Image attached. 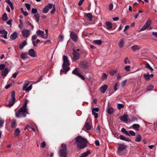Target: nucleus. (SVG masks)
<instances>
[{
    "label": "nucleus",
    "instance_id": "obj_1",
    "mask_svg": "<svg viewBox=\"0 0 157 157\" xmlns=\"http://www.w3.org/2000/svg\"><path fill=\"white\" fill-rule=\"evenodd\" d=\"M88 143L87 140L80 136H78L75 138V143L79 149H83L86 147Z\"/></svg>",
    "mask_w": 157,
    "mask_h": 157
},
{
    "label": "nucleus",
    "instance_id": "obj_2",
    "mask_svg": "<svg viewBox=\"0 0 157 157\" xmlns=\"http://www.w3.org/2000/svg\"><path fill=\"white\" fill-rule=\"evenodd\" d=\"M63 63L62 66L63 69H61L60 70V74L62 72L66 74L70 69V68L69 66L70 65V63L67 56L65 55L63 56Z\"/></svg>",
    "mask_w": 157,
    "mask_h": 157
},
{
    "label": "nucleus",
    "instance_id": "obj_3",
    "mask_svg": "<svg viewBox=\"0 0 157 157\" xmlns=\"http://www.w3.org/2000/svg\"><path fill=\"white\" fill-rule=\"evenodd\" d=\"M67 155L66 145L62 144L59 151V157H67Z\"/></svg>",
    "mask_w": 157,
    "mask_h": 157
},
{
    "label": "nucleus",
    "instance_id": "obj_4",
    "mask_svg": "<svg viewBox=\"0 0 157 157\" xmlns=\"http://www.w3.org/2000/svg\"><path fill=\"white\" fill-rule=\"evenodd\" d=\"M29 114L28 110L21 108L20 109L15 113L16 117L17 118L25 117L26 114Z\"/></svg>",
    "mask_w": 157,
    "mask_h": 157
},
{
    "label": "nucleus",
    "instance_id": "obj_5",
    "mask_svg": "<svg viewBox=\"0 0 157 157\" xmlns=\"http://www.w3.org/2000/svg\"><path fill=\"white\" fill-rule=\"evenodd\" d=\"M152 21L150 20H147L145 24L141 28L140 31H144L146 29L149 30H151L152 29V28L150 25Z\"/></svg>",
    "mask_w": 157,
    "mask_h": 157
},
{
    "label": "nucleus",
    "instance_id": "obj_6",
    "mask_svg": "<svg viewBox=\"0 0 157 157\" xmlns=\"http://www.w3.org/2000/svg\"><path fill=\"white\" fill-rule=\"evenodd\" d=\"M15 92L14 91H13L12 92L11 94L12 99L10 100L9 102L7 105V106L9 107H10L12 106L14 103L15 100Z\"/></svg>",
    "mask_w": 157,
    "mask_h": 157
},
{
    "label": "nucleus",
    "instance_id": "obj_7",
    "mask_svg": "<svg viewBox=\"0 0 157 157\" xmlns=\"http://www.w3.org/2000/svg\"><path fill=\"white\" fill-rule=\"evenodd\" d=\"M127 148V146L123 144H120L118 147V150L117 151V154L119 155L121 152L125 150Z\"/></svg>",
    "mask_w": 157,
    "mask_h": 157
},
{
    "label": "nucleus",
    "instance_id": "obj_8",
    "mask_svg": "<svg viewBox=\"0 0 157 157\" xmlns=\"http://www.w3.org/2000/svg\"><path fill=\"white\" fill-rule=\"evenodd\" d=\"M22 36L25 38L28 37L30 34V31L28 29H24L21 32Z\"/></svg>",
    "mask_w": 157,
    "mask_h": 157
},
{
    "label": "nucleus",
    "instance_id": "obj_9",
    "mask_svg": "<svg viewBox=\"0 0 157 157\" xmlns=\"http://www.w3.org/2000/svg\"><path fill=\"white\" fill-rule=\"evenodd\" d=\"M53 6V4L50 3L45 6L43 10V12L44 13H47L49 9H51Z\"/></svg>",
    "mask_w": 157,
    "mask_h": 157
},
{
    "label": "nucleus",
    "instance_id": "obj_10",
    "mask_svg": "<svg viewBox=\"0 0 157 157\" xmlns=\"http://www.w3.org/2000/svg\"><path fill=\"white\" fill-rule=\"evenodd\" d=\"M28 54L33 57H36V53L33 49H30L29 50Z\"/></svg>",
    "mask_w": 157,
    "mask_h": 157
},
{
    "label": "nucleus",
    "instance_id": "obj_11",
    "mask_svg": "<svg viewBox=\"0 0 157 157\" xmlns=\"http://www.w3.org/2000/svg\"><path fill=\"white\" fill-rule=\"evenodd\" d=\"M36 35L38 36H39L41 37L42 38L44 39H47V36H45L44 35V33L43 31L41 30H38L36 32Z\"/></svg>",
    "mask_w": 157,
    "mask_h": 157
},
{
    "label": "nucleus",
    "instance_id": "obj_12",
    "mask_svg": "<svg viewBox=\"0 0 157 157\" xmlns=\"http://www.w3.org/2000/svg\"><path fill=\"white\" fill-rule=\"evenodd\" d=\"M79 66L80 67L84 69H87L88 67L87 62L85 61L81 62Z\"/></svg>",
    "mask_w": 157,
    "mask_h": 157
},
{
    "label": "nucleus",
    "instance_id": "obj_13",
    "mask_svg": "<svg viewBox=\"0 0 157 157\" xmlns=\"http://www.w3.org/2000/svg\"><path fill=\"white\" fill-rule=\"evenodd\" d=\"M71 37L74 41H77L78 40V37L76 34L74 32H72L70 33Z\"/></svg>",
    "mask_w": 157,
    "mask_h": 157
},
{
    "label": "nucleus",
    "instance_id": "obj_14",
    "mask_svg": "<svg viewBox=\"0 0 157 157\" xmlns=\"http://www.w3.org/2000/svg\"><path fill=\"white\" fill-rule=\"evenodd\" d=\"M131 49L134 52H135L137 50H139L141 48L140 46L138 45H135L132 46L131 48Z\"/></svg>",
    "mask_w": 157,
    "mask_h": 157
},
{
    "label": "nucleus",
    "instance_id": "obj_15",
    "mask_svg": "<svg viewBox=\"0 0 157 157\" xmlns=\"http://www.w3.org/2000/svg\"><path fill=\"white\" fill-rule=\"evenodd\" d=\"M108 88V86L106 85H104L102 86H101L100 88V90L101 92L104 94L105 92Z\"/></svg>",
    "mask_w": 157,
    "mask_h": 157
},
{
    "label": "nucleus",
    "instance_id": "obj_16",
    "mask_svg": "<svg viewBox=\"0 0 157 157\" xmlns=\"http://www.w3.org/2000/svg\"><path fill=\"white\" fill-rule=\"evenodd\" d=\"M73 60H77L79 58V54L76 51H74L73 53Z\"/></svg>",
    "mask_w": 157,
    "mask_h": 157
},
{
    "label": "nucleus",
    "instance_id": "obj_17",
    "mask_svg": "<svg viewBox=\"0 0 157 157\" xmlns=\"http://www.w3.org/2000/svg\"><path fill=\"white\" fill-rule=\"evenodd\" d=\"M0 34H3V35H1V37H2L6 39L7 38V32L5 30H0Z\"/></svg>",
    "mask_w": 157,
    "mask_h": 157
},
{
    "label": "nucleus",
    "instance_id": "obj_18",
    "mask_svg": "<svg viewBox=\"0 0 157 157\" xmlns=\"http://www.w3.org/2000/svg\"><path fill=\"white\" fill-rule=\"evenodd\" d=\"M9 72L8 69L6 68L4 70L2 71L1 72V75L2 76L4 77H6L7 75Z\"/></svg>",
    "mask_w": 157,
    "mask_h": 157
},
{
    "label": "nucleus",
    "instance_id": "obj_19",
    "mask_svg": "<svg viewBox=\"0 0 157 157\" xmlns=\"http://www.w3.org/2000/svg\"><path fill=\"white\" fill-rule=\"evenodd\" d=\"M119 137L120 139L122 140L127 142H130L131 141V140L129 138L124 136L123 135H120L119 136Z\"/></svg>",
    "mask_w": 157,
    "mask_h": 157
},
{
    "label": "nucleus",
    "instance_id": "obj_20",
    "mask_svg": "<svg viewBox=\"0 0 157 157\" xmlns=\"http://www.w3.org/2000/svg\"><path fill=\"white\" fill-rule=\"evenodd\" d=\"M119 118L121 121L125 122H127L128 121V116L126 114H124L123 116L120 117Z\"/></svg>",
    "mask_w": 157,
    "mask_h": 157
},
{
    "label": "nucleus",
    "instance_id": "obj_21",
    "mask_svg": "<svg viewBox=\"0 0 157 157\" xmlns=\"http://www.w3.org/2000/svg\"><path fill=\"white\" fill-rule=\"evenodd\" d=\"M17 37V32H13L10 36V38L13 40L16 39Z\"/></svg>",
    "mask_w": 157,
    "mask_h": 157
},
{
    "label": "nucleus",
    "instance_id": "obj_22",
    "mask_svg": "<svg viewBox=\"0 0 157 157\" xmlns=\"http://www.w3.org/2000/svg\"><path fill=\"white\" fill-rule=\"evenodd\" d=\"M124 39L123 38H121L120 40L119 41V42L118 44V45L119 47L120 48H122L124 46Z\"/></svg>",
    "mask_w": 157,
    "mask_h": 157
},
{
    "label": "nucleus",
    "instance_id": "obj_23",
    "mask_svg": "<svg viewBox=\"0 0 157 157\" xmlns=\"http://www.w3.org/2000/svg\"><path fill=\"white\" fill-rule=\"evenodd\" d=\"M107 113L109 114H110L113 113V109L111 107H109V106L107 107Z\"/></svg>",
    "mask_w": 157,
    "mask_h": 157
},
{
    "label": "nucleus",
    "instance_id": "obj_24",
    "mask_svg": "<svg viewBox=\"0 0 157 157\" xmlns=\"http://www.w3.org/2000/svg\"><path fill=\"white\" fill-rule=\"evenodd\" d=\"M27 44V43L26 40L24 41L21 44L19 45V48L20 49H22Z\"/></svg>",
    "mask_w": 157,
    "mask_h": 157
},
{
    "label": "nucleus",
    "instance_id": "obj_25",
    "mask_svg": "<svg viewBox=\"0 0 157 157\" xmlns=\"http://www.w3.org/2000/svg\"><path fill=\"white\" fill-rule=\"evenodd\" d=\"M142 137L140 135L138 134L136 136L135 141L137 142H140L141 141Z\"/></svg>",
    "mask_w": 157,
    "mask_h": 157
},
{
    "label": "nucleus",
    "instance_id": "obj_26",
    "mask_svg": "<svg viewBox=\"0 0 157 157\" xmlns=\"http://www.w3.org/2000/svg\"><path fill=\"white\" fill-rule=\"evenodd\" d=\"M132 127L133 128L135 129L137 131H138L139 130L140 125L138 124H134L132 125Z\"/></svg>",
    "mask_w": 157,
    "mask_h": 157
},
{
    "label": "nucleus",
    "instance_id": "obj_27",
    "mask_svg": "<svg viewBox=\"0 0 157 157\" xmlns=\"http://www.w3.org/2000/svg\"><path fill=\"white\" fill-rule=\"evenodd\" d=\"M106 24L107 26V29H110L112 28V23L109 21H107L106 23Z\"/></svg>",
    "mask_w": 157,
    "mask_h": 157
},
{
    "label": "nucleus",
    "instance_id": "obj_28",
    "mask_svg": "<svg viewBox=\"0 0 157 157\" xmlns=\"http://www.w3.org/2000/svg\"><path fill=\"white\" fill-rule=\"evenodd\" d=\"M34 19L36 21V22H38L39 21L40 15L38 13H36L34 15Z\"/></svg>",
    "mask_w": 157,
    "mask_h": 157
},
{
    "label": "nucleus",
    "instance_id": "obj_29",
    "mask_svg": "<svg viewBox=\"0 0 157 157\" xmlns=\"http://www.w3.org/2000/svg\"><path fill=\"white\" fill-rule=\"evenodd\" d=\"M72 73L77 76L79 74H80L79 73L78 69L77 68H75L74 69V70L72 71Z\"/></svg>",
    "mask_w": 157,
    "mask_h": 157
},
{
    "label": "nucleus",
    "instance_id": "obj_30",
    "mask_svg": "<svg viewBox=\"0 0 157 157\" xmlns=\"http://www.w3.org/2000/svg\"><path fill=\"white\" fill-rule=\"evenodd\" d=\"M27 55L28 54L27 53H23L20 56L21 58L24 59H26L28 58L27 56Z\"/></svg>",
    "mask_w": 157,
    "mask_h": 157
},
{
    "label": "nucleus",
    "instance_id": "obj_31",
    "mask_svg": "<svg viewBox=\"0 0 157 157\" xmlns=\"http://www.w3.org/2000/svg\"><path fill=\"white\" fill-rule=\"evenodd\" d=\"M86 16L88 18L89 21H92V16L91 13H86Z\"/></svg>",
    "mask_w": 157,
    "mask_h": 157
},
{
    "label": "nucleus",
    "instance_id": "obj_32",
    "mask_svg": "<svg viewBox=\"0 0 157 157\" xmlns=\"http://www.w3.org/2000/svg\"><path fill=\"white\" fill-rule=\"evenodd\" d=\"M28 100L26 99L25 102L24 104L23 105L22 107L21 108L23 109H25L26 110H28V109L27 108V105L28 102Z\"/></svg>",
    "mask_w": 157,
    "mask_h": 157
},
{
    "label": "nucleus",
    "instance_id": "obj_33",
    "mask_svg": "<svg viewBox=\"0 0 157 157\" xmlns=\"http://www.w3.org/2000/svg\"><path fill=\"white\" fill-rule=\"evenodd\" d=\"M2 19L3 21H6L7 20L8 17L6 13H4L2 15Z\"/></svg>",
    "mask_w": 157,
    "mask_h": 157
},
{
    "label": "nucleus",
    "instance_id": "obj_34",
    "mask_svg": "<svg viewBox=\"0 0 157 157\" xmlns=\"http://www.w3.org/2000/svg\"><path fill=\"white\" fill-rule=\"evenodd\" d=\"M102 43V41L101 40H95L93 41V43L94 44H98L99 45H101Z\"/></svg>",
    "mask_w": 157,
    "mask_h": 157
},
{
    "label": "nucleus",
    "instance_id": "obj_35",
    "mask_svg": "<svg viewBox=\"0 0 157 157\" xmlns=\"http://www.w3.org/2000/svg\"><path fill=\"white\" fill-rule=\"evenodd\" d=\"M129 117L131 119V121H137L138 119L136 117H135L132 114H131L129 115Z\"/></svg>",
    "mask_w": 157,
    "mask_h": 157
},
{
    "label": "nucleus",
    "instance_id": "obj_36",
    "mask_svg": "<svg viewBox=\"0 0 157 157\" xmlns=\"http://www.w3.org/2000/svg\"><path fill=\"white\" fill-rule=\"evenodd\" d=\"M90 153V150H88L86 152L81 154L83 157H86Z\"/></svg>",
    "mask_w": 157,
    "mask_h": 157
},
{
    "label": "nucleus",
    "instance_id": "obj_37",
    "mask_svg": "<svg viewBox=\"0 0 157 157\" xmlns=\"http://www.w3.org/2000/svg\"><path fill=\"white\" fill-rule=\"evenodd\" d=\"M145 67L149 69L151 71H153V69L151 67L148 63H147L146 64Z\"/></svg>",
    "mask_w": 157,
    "mask_h": 157
},
{
    "label": "nucleus",
    "instance_id": "obj_38",
    "mask_svg": "<svg viewBox=\"0 0 157 157\" xmlns=\"http://www.w3.org/2000/svg\"><path fill=\"white\" fill-rule=\"evenodd\" d=\"M127 135L129 136H134L135 135V133L132 130H130L129 131V133L128 132V135Z\"/></svg>",
    "mask_w": 157,
    "mask_h": 157
},
{
    "label": "nucleus",
    "instance_id": "obj_39",
    "mask_svg": "<svg viewBox=\"0 0 157 157\" xmlns=\"http://www.w3.org/2000/svg\"><path fill=\"white\" fill-rule=\"evenodd\" d=\"M20 132V131L19 129L18 128H17L14 131V135L15 136H18Z\"/></svg>",
    "mask_w": 157,
    "mask_h": 157
},
{
    "label": "nucleus",
    "instance_id": "obj_40",
    "mask_svg": "<svg viewBox=\"0 0 157 157\" xmlns=\"http://www.w3.org/2000/svg\"><path fill=\"white\" fill-rule=\"evenodd\" d=\"M85 126L86 130H89L91 129L90 126L88 122L86 123Z\"/></svg>",
    "mask_w": 157,
    "mask_h": 157
},
{
    "label": "nucleus",
    "instance_id": "obj_41",
    "mask_svg": "<svg viewBox=\"0 0 157 157\" xmlns=\"http://www.w3.org/2000/svg\"><path fill=\"white\" fill-rule=\"evenodd\" d=\"M146 81L149 80L150 78V77L149 74L148 73H147V75L144 74L143 75Z\"/></svg>",
    "mask_w": 157,
    "mask_h": 157
},
{
    "label": "nucleus",
    "instance_id": "obj_42",
    "mask_svg": "<svg viewBox=\"0 0 157 157\" xmlns=\"http://www.w3.org/2000/svg\"><path fill=\"white\" fill-rule=\"evenodd\" d=\"M124 63L126 64H129L130 63V61L129 60L128 57H126L124 60Z\"/></svg>",
    "mask_w": 157,
    "mask_h": 157
},
{
    "label": "nucleus",
    "instance_id": "obj_43",
    "mask_svg": "<svg viewBox=\"0 0 157 157\" xmlns=\"http://www.w3.org/2000/svg\"><path fill=\"white\" fill-rule=\"evenodd\" d=\"M16 120H13L11 124V127L13 128L15 127L16 125Z\"/></svg>",
    "mask_w": 157,
    "mask_h": 157
},
{
    "label": "nucleus",
    "instance_id": "obj_44",
    "mask_svg": "<svg viewBox=\"0 0 157 157\" xmlns=\"http://www.w3.org/2000/svg\"><path fill=\"white\" fill-rule=\"evenodd\" d=\"M56 11V7H55V4H54L52 6V10L51 11L50 13L52 14H53Z\"/></svg>",
    "mask_w": 157,
    "mask_h": 157
},
{
    "label": "nucleus",
    "instance_id": "obj_45",
    "mask_svg": "<svg viewBox=\"0 0 157 157\" xmlns=\"http://www.w3.org/2000/svg\"><path fill=\"white\" fill-rule=\"evenodd\" d=\"M107 75L105 73H103V74L102 76L101 77V79L102 80H104L106 79L107 78Z\"/></svg>",
    "mask_w": 157,
    "mask_h": 157
},
{
    "label": "nucleus",
    "instance_id": "obj_46",
    "mask_svg": "<svg viewBox=\"0 0 157 157\" xmlns=\"http://www.w3.org/2000/svg\"><path fill=\"white\" fill-rule=\"evenodd\" d=\"M29 84V82H27L25 83L23 87V90H25V89L27 87V86H28Z\"/></svg>",
    "mask_w": 157,
    "mask_h": 157
},
{
    "label": "nucleus",
    "instance_id": "obj_47",
    "mask_svg": "<svg viewBox=\"0 0 157 157\" xmlns=\"http://www.w3.org/2000/svg\"><path fill=\"white\" fill-rule=\"evenodd\" d=\"M154 88V86L153 85H149L146 88V90L147 91H149L152 90Z\"/></svg>",
    "mask_w": 157,
    "mask_h": 157
},
{
    "label": "nucleus",
    "instance_id": "obj_48",
    "mask_svg": "<svg viewBox=\"0 0 157 157\" xmlns=\"http://www.w3.org/2000/svg\"><path fill=\"white\" fill-rule=\"evenodd\" d=\"M119 83H116L114 86V91H116L117 89L119 86Z\"/></svg>",
    "mask_w": 157,
    "mask_h": 157
},
{
    "label": "nucleus",
    "instance_id": "obj_49",
    "mask_svg": "<svg viewBox=\"0 0 157 157\" xmlns=\"http://www.w3.org/2000/svg\"><path fill=\"white\" fill-rule=\"evenodd\" d=\"M121 131L123 133L126 134V135H128V132L126 130V129L125 128H122Z\"/></svg>",
    "mask_w": 157,
    "mask_h": 157
},
{
    "label": "nucleus",
    "instance_id": "obj_50",
    "mask_svg": "<svg viewBox=\"0 0 157 157\" xmlns=\"http://www.w3.org/2000/svg\"><path fill=\"white\" fill-rule=\"evenodd\" d=\"M124 107V105L122 104H118L117 105V108L119 109H120Z\"/></svg>",
    "mask_w": 157,
    "mask_h": 157
},
{
    "label": "nucleus",
    "instance_id": "obj_51",
    "mask_svg": "<svg viewBox=\"0 0 157 157\" xmlns=\"http://www.w3.org/2000/svg\"><path fill=\"white\" fill-rule=\"evenodd\" d=\"M32 88V86L31 85H30L29 86L27 87L25 89V90H24L25 91H28L30 90Z\"/></svg>",
    "mask_w": 157,
    "mask_h": 157
},
{
    "label": "nucleus",
    "instance_id": "obj_52",
    "mask_svg": "<svg viewBox=\"0 0 157 157\" xmlns=\"http://www.w3.org/2000/svg\"><path fill=\"white\" fill-rule=\"evenodd\" d=\"M4 122V121L2 118L0 117V128H1L3 126Z\"/></svg>",
    "mask_w": 157,
    "mask_h": 157
},
{
    "label": "nucleus",
    "instance_id": "obj_53",
    "mask_svg": "<svg viewBox=\"0 0 157 157\" xmlns=\"http://www.w3.org/2000/svg\"><path fill=\"white\" fill-rule=\"evenodd\" d=\"M99 108H93L92 109V112L96 113L95 112H97L99 111Z\"/></svg>",
    "mask_w": 157,
    "mask_h": 157
},
{
    "label": "nucleus",
    "instance_id": "obj_54",
    "mask_svg": "<svg viewBox=\"0 0 157 157\" xmlns=\"http://www.w3.org/2000/svg\"><path fill=\"white\" fill-rule=\"evenodd\" d=\"M5 67V66L4 64H1L0 65V70L2 71L4 70Z\"/></svg>",
    "mask_w": 157,
    "mask_h": 157
},
{
    "label": "nucleus",
    "instance_id": "obj_55",
    "mask_svg": "<svg viewBox=\"0 0 157 157\" xmlns=\"http://www.w3.org/2000/svg\"><path fill=\"white\" fill-rule=\"evenodd\" d=\"M25 6L26 7L27 9L28 10H29L30 9V5L28 3H26L25 4Z\"/></svg>",
    "mask_w": 157,
    "mask_h": 157
},
{
    "label": "nucleus",
    "instance_id": "obj_56",
    "mask_svg": "<svg viewBox=\"0 0 157 157\" xmlns=\"http://www.w3.org/2000/svg\"><path fill=\"white\" fill-rule=\"evenodd\" d=\"M130 66H127L125 67L124 69L127 71H130Z\"/></svg>",
    "mask_w": 157,
    "mask_h": 157
},
{
    "label": "nucleus",
    "instance_id": "obj_57",
    "mask_svg": "<svg viewBox=\"0 0 157 157\" xmlns=\"http://www.w3.org/2000/svg\"><path fill=\"white\" fill-rule=\"evenodd\" d=\"M37 12V10L36 8H33L32 9V12L33 14L36 13Z\"/></svg>",
    "mask_w": 157,
    "mask_h": 157
},
{
    "label": "nucleus",
    "instance_id": "obj_58",
    "mask_svg": "<svg viewBox=\"0 0 157 157\" xmlns=\"http://www.w3.org/2000/svg\"><path fill=\"white\" fill-rule=\"evenodd\" d=\"M77 76H78L79 78H80L82 80H84L85 79V78L84 76L81 75L80 74L78 75Z\"/></svg>",
    "mask_w": 157,
    "mask_h": 157
},
{
    "label": "nucleus",
    "instance_id": "obj_59",
    "mask_svg": "<svg viewBox=\"0 0 157 157\" xmlns=\"http://www.w3.org/2000/svg\"><path fill=\"white\" fill-rule=\"evenodd\" d=\"M117 70H114L111 71L110 74L111 76L113 75L116 73H117Z\"/></svg>",
    "mask_w": 157,
    "mask_h": 157
},
{
    "label": "nucleus",
    "instance_id": "obj_60",
    "mask_svg": "<svg viewBox=\"0 0 157 157\" xmlns=\"http://www.w3.org/2000/svg\"><path fill=\"white\" fill-rule=\"evenodd\" d=\"M40 146L43 148L45 147L46 146L45 143L44 142H43L41 143Z\"/></svg>",
    "mask_w": 157,
    "mask_h": 157
},
{
    "label": "nucleus",
    "instance_id": "obj_61",
    "mask_svg": "<svg viewBox=\"0 0 157 157\" xmlns=\"http://www.w3.org/2000/svg\"><path fill=\"white\" fill-rule=\"evenodd\" d=\"M92 114L94 116L95 118H97L98 117V115L97 113L92 112Z\"/></svg>",
    "mask_w": 157,
    "mask_h": 157
},
{
    "label": "nucleus",
    "instance_id": "obj_62",
    "mask_svg": "<svg viewBox=\"0 0 157 157\" xmlns=\"http://www.w3.org/2000/svg\"><path fill=\"white\" fill-rule=\"evenodd\" d=\"M109 10H112L113 7V5L112 3H111L109 5Z\"/></svg>",
    "mask_w": 157,
    "mask_h": 157
},
{
    "label": "nucleus",
    "instance_id": "obj_63",
    "mask_svg": "<svg viewBox=\"0 0 157 157\" xmlns=\"http://www.w3.org/2000/svg\"><path fill=\"white\" fill-rule=\"evenodd\" d=\"M27 23L28 25L31 28V29L33 30L34 29V26L30 22L28 21Z\"/></svg>",
    "mask_w": 157,
    "mask_h": 157
},
{
    "label": "nucleus",
    "instance_id": "obj_64",
    "mask_svg": "<svg viewBox=\"0 0 157 157\" xmlns=\"http://www.w3.org/2000/svg\"><path fill=\"white\" fill-rule=\"evenodd\" d=\"M127 80H125L124 81H123L122 82H121V86L122 87H124L125 84L127 82Z\"/></svg>",
    "mask_w": 157,
    "mask_h": 157
}]
</instances>
